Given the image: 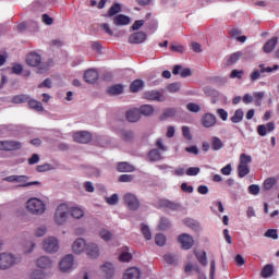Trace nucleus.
<instances>
[{
  "label": "nucleus",
  "instance_id": "e433bc0d",
  "mask_svg": "<svg viewBox=\"0 0 279 279\" xmlns=\"http://www.w3.org/2000/svg\"><path fill=\"white\" fill-rule=\"evenodd\" d=\"M141 232H142L144 239H146V241H151V230L149 229V226L142 223Z\"/></svg>",
  "mask_w": 279,
  "mask_h": 279
},
{
  "label": "nucleus",
  "instance_id": "9d476101",
  "mask_svg": "<svg viewBox=\"0 0 279 279\" xmlns=\"http://www.w3.org/2000/svg\"><path fill=\"white\" fill-rule=\"evenodd\" d=\"M123 199L130 210H137V208L141 206L138 197L132 193L124 194Z\"/></svg>",
  "mask_w": 279,
  "mask_h": 279
},
{
  "label": "nucleus",
  "instance_id": "bb28decb",
  "mask_svg": "<svg viewBox=\"0 0 279 279\" xmlns=\"http://www.w3.org/2000/svg\"><path fill=\"white\" fill-rule=\"evenodd\" d=\"M276 45H278V39L276 37H274L272 39L268 40L264 45L265 53H271V51H274L276 49Z\"/></svg>",
  "mask_w": 279,
  "mask_h": 279
},
{
  "label": "nucleus",
  "instance_id": "72a5a7b5",
  "mask_svg": "<svg viewBox=\"0 0 279 279\" xmlns=\"http://www.w3.org/2000/svg\"><path fill=\"white\" fill-rule=\"evenodd\" d=\"M148 159L150 162H158V160H162V155H160V150L153 149L148 154Z\"/></svg>",
  "mask_w": 279,
  "mask_h": 279
},
{
  "label": "nucleus",
  "instance_id": "b1692460",
  "mask_svg": "<svg viewBox=\"0 0 279 279\" xmlns=\"http://www.w3.org/2000/svg\"><path fill=\"white\" fill-rule=\"evenodd\" d=\"M69 215H71L73 219H82L85 215V211L80 206H69Z\"/></svg>",
  "mask_w": 279,
  "mask_h": 279
},
{
  "label": "nucleus",
  "instance_id": "cd10ccee",
  "mask_svg": "<svg viewBox=\"0 0 279 279\" xmlns=\"http://www.w3.org/2000/svg\"><path fill=\"white\" fill-rule=\"evenodd\" d=\"M28 278L29 279H46L47 274L40 269H34V270L29 271Z\"/></svg>",
  "mask_w": 279,
  "mask_h": 279
},
{
  "label": "nucleus",
  "instance_id": "8fccbe9b",
  "mask_svg": "<svg viewBox=\"0 0 279 279\" xmlns=\"http://www.w3.org/2000/svg\"><path fill=\"white\" fill-rule=\"evenodd\" d=\"M265 236L267 239H274L276 241V240H278V230H276V229H268L265 232Z\"/></svg>",
  "mask_w": 279,
  "mask_h": 279
},
{
  "label": "nucleus",
  "instance_id": "c85d7f7f",
  "mask_svg": "<svg viewBox=\"0 0 279 279\" xmlns=\"http://www.w3.org/2000/svg\"><path fill=\"white\" fill-rule=\"evenodd\" d=\"M118 171L121 173H132V171H134V166L128 162H120L118 163Z\"/></svg>",
  "mask_w": 279,
  "mask_h": 279
},
{
  "label": "nucleus",
  "instance_id": "37998d69",
  "mask_svg": "<svg viewBox=\"0 0 279 279\" xmlns=\"http://www.w3.org/2000/svg\"><path fill=\"white\" fill-rule=\"evenodd\" d=\"M163 260L168 265H175V263H178V256L172 255L171 253H167L166 255H163Z\"/></svg>",
  "mask_w": 279,
  "mask_h": 279
},
{
  "label": "nucleus",
  "instance_id": "4c0bfd02",
  "mask_svg": "<svg viewBox=\"0 0 279 279\" xmlns=\"http://www.w3.org/2000/svg\"><path fill=\"white\" fill-rule=\"evenodd\" d=\"M109 95H121L123 93V85L117 84L108 88Z\"/></svg>",
  "mask_w": 279,
  "mask_h": 279
},
{
  "label": "nucleus",
  "instance_id": "412c9836",
  "mask_svg": "<svg viewBox=\"0 0 279 279\" xmlns=\"http://www.w3.org/2000/svg\"><path fill=\"white\" fill-rule=\"evenodd\" d=\"M84 80L87 84H95L99 80V73L95 69H89L84 73Z\"/></svg>",
  "mask_w": 279,
  "mask_h": 279
},
{
  "label": "nucleus",
  "instance_id": "a878e982",
  "mask_svg": "<svg viewBox=\"0 0 279 279\" xmlns=\"http://www.w3.org/2000/svg\"><path fill=\"white\" fill-rule=\"evenodd\" d=\"M140 114H143L144 117H151L154 114V106L151 105H142L140 109H137Z\"/></svg>",
  "mask_w": 279,
  "mask_h": 279
},
{
  "label": "nucleus",
  "instance_id": "49530a36",
  "mask_svg": "<svg viewBox=\"0 0 279 279\" xmlns=\"http://www.w3.org/2000/svg\"><path fill=\"white\" fill-rule=\"evenodd\" d=\"M155 242H156V245H159V247H162V245L167 243V238L165 236V234L158 233L155 236Z\"/></svg>",
  "mask_w": 279,
  "mask_h": 279
},
{
  "label": "nucleus",
  "instance_id": "a211bd4d",
  "mask_svg": "<svg viewBox=\"0 0 279 279\" xmlns=\"http://www.w3.org/2000/svg\"><path fill=\"white\" fill-rule=\"evenodd\" d=\"M145 99L148 101H165V95L158 90H148L144 94Z\"/></svg>",
  "mask_w": 279,
  "mask_h": 279
},
{
  "label": "nucleus",
  "instance_id": "603ef678",
  "mask_svg": "<svg viewBox=\"0 0 279 279\" xmlns=\"http://www.w3.org/2000/svg\"><path fill=\"white\" fill-rule=\"evenodd\" d=\"M171 117H175V109H166L161 116V120L171 119Z\"/></svg>",
  "mask_w": 279,
  "mask_h": 279
},
{
  "label": "nucleus",
  "instance_id": "e2e57ef3",
  "mask_svg": "<svg viewBox=\"0 0 279 279\" xmlns=\"http://www.w3.org/2000/svg\"><path fill=\"white\" fill-rule=\"evenodd\" d=\"M248 193L251 195H258V193H260V186L256 185V184H252L248 186Z\"/></svg>",
  "mask_w": 279,
  "mask_h": 279
},
{
  "label": "nucleus",
  "instance_id": "0eeeda50",
  "mask_svg": "<svg viewBox=\"0 0 279 279\" xmlns=\"http://www.w3.org/2000/svg\"><path fill=\"white\" fill-rule=\"evenodd\" d=\"M85 254L90 260H97L101 256V248L97 242H87Z\"/></svg>",
  "mask_w": 279,
  "mask_h": 279
},
{
  "label": "nucleus",
  "instance_id": "ddd939ff",
  "mask_svg": "<svg viewBox=\"0 0 279 279\" xmlns=\"http://www.w3.org/2000/svg\"><path fill=\"white\" fill-rule=\"evenodd\" d=\"M179 243L183 250H191L195 245V240L189 233H182L179 235Z\"/></svg>",
  "mask_w": 279,
  "mask_h": 279
},
{
  "label": "nucleus",
  "instance_id": "f8f14e48",
  "mask_svg": "<svg viewBox=\"0 0 279 279\" xmlns=\"http://www.w3.org/2000/svg\"><path fill=\"white\" fill-rule=\"evenodd\" d=\"M15 183L19 184L17 186L23 189H27L29 186H40L39 181L29 182V177L27 175H17Z\"/></svg>",
  "mask_w": 279,
  "mask_h": 279
},
{
  "label": "nucleus",
  "instance_id": "7c9ffc66",
  "mask_svg": "<svg viewBox=\"0 0 279 279\" xmlns=\"http://www.w3.org/2000/svg\"><path fill=\"white\" fill-rule=\"evenodd\" d=\"M28 106L29 108H32V110H36V112H43V110H45V108L43 107V102L36 99L28 100Z\"/></svg>",
  "mask_w": 279,
  "mask_h": 279
},
{
  "label": "nucleus",
  "instance_id": "ea45409f",
  "mask_svg": "<svg viewBox=\"0 0 279 279\" xmlns=\"http://www.w3.org/2000/svg\"><path fill=\"white\" fill-rule=\"evenodd\" d=\"M143 86H144V83L142 80H136L134 81L130 88H131V93H138V90H142L143 89Z\"/></svg>",
  "mask_w": 279,
  "mask_h": 279
},
{
  "label": "nucleus",
  "instance_id": "6ab92c4d",
  "mask_svg": "<svg viewBox=\"0 0 279 279\" xmlns=\"http://www.w3.org/2000/svg\"><path fill=\"white\" fill-rule=\"evenodd\" d=\"M274 130H276V124L274 122H268L267 124L257 126V134H259V136H267V134L274 132Z\"/></svg>",
  "mask_w": 279,
  "mask_h": 279
},
{
  "label": "nucleus",
  "instance_id": "680f3d73",
  "mask_svg": "<svg viewBox=\"0 0 279 279\" xmlns=\"http://www.w3.org/2000/svg\"><path fill=\"white\" fill-rule=\"evenodd\" d=\"M144 25H145L144 20H137L133 23L132 29H133V32H138V29H141V27H143Z\"/></svg>",
  "mask_w": 279,
  "mask_h": 279
},
{
  "label": "nucleus",
  "instance_id": "7ed1b4c3",
  "mask_svg": "<svg viewBox=\"0 0 279 279\" xmlns=\"http://www.w3.org/2000/svg\"><path fill=\"white\" fill-rule=\"evenodd\" d=\"M41 250H44L46 254H56L60 251V240L53 235L45 238L41 242Z\"/></svg>",
  "mask_w": 279,
  "mask_h": 279
},
{
  "label": "nucleus",
  "instance_id": "473e14b6",
  "mask_svg": "<svg viewBox=\"0 0 279 279\" xmlns=\"http://www.w3.org/2000/svg\"><path fill=\"white\" fill-rule=\"evenodd\" d=\"M243 117H245L243 109H238L234 111L233 117H231V122L241 123V121H243Z\"/></svg>",
  "mask_w": 279,
  "mask_h": 279
},
{
  "label": "nucleus",
  "instance_id": "6e6552de",
  "mask_svg": "<svg viewBox=\"0 0 279 279\" xmlns=\"http://www.w3.org/2000/svg\"><path fill=\"white\" fill-rule=\"evenodd\" d=\"M23 144L19 141H0V151H16Z\"/></svg>",
  "mask_w": 279,
  "mask_h": 279
},
{
  "label": "nucleus",
  "instance_id": "c756f323",
  "mask_svg": "<svg viewBox=\"0 0 279 279\" xmlns=\"http://www.w3.org/2000/svg\"><path fill=\"white\" fill-rule=\"evenodd\" d=\"M211 147L214 151H219V149H223V142L221 138L217 136L211 137Z\"/></svg>",
  "mask_w": 279,
  "mask_h": 279
},
{
  "label": "nucleus",
  "instance_id": "864d4df0",
  "mask_svg": "<svg viewBox=\"0 0 279 279\" xmlns=\"http://www.w3.org/2000/svg\"><path fill=\"white\" fill-rule=\"evenodd\" d=\"M186 109L190 112H199V110H202V108L199 107V105L195 104V102H190L186 105Z\"/></svg>",
  "mask_w": 279,
  "mask_h": 279
},
{
  "label": "nucleus",
  "instance_id": "f03ea898",
  "mask_svg": "<svg viewBox=\"0 0 279 279\" xmlns=\"http://www.w3.org/2000/svg\"><path fill=\"white\" fill-rule=\"evenodd\" d=\"M69 204L61 203L54 210L53 221L57 226H64L69 221Z\"/></svg>",
  "mask_w": 279,
  "mask_h": 279
},
{
  "label": "nucleus",
  "instance_id": "393cba45",
  "mask_svg": "<svg viewBox=\"0 0 279 279\" xmlns=\"http://www.w3.org/2000/svg\"><path fill=\"white\" fill-rule=\"evenodd\" d=\"M126 119L130 123H136V121H141V112L138 109H131L126 112Z\"/></svg>",
  "mask_w": 279,
  "mask_h": 279
},
{
  "label": "nucleus",
  "instance_id": "f257e3e1",
  "mask_svg": "<svg viewBox=\"0 0 279 279\" xmlns=\"http://www.w3.org/2000/svg\"><path fill=\"white\" fill-rule=\"evenodd\" d=\"M24 208L26 213H28V215H33L35 217H43V215L47 213V201L34 196L25 202Z\"/></svg>",
  "mask_w": 279,
  "mask_h": 279
},
{
  "label": "nucleus",
  "instance_id": "09e8293b",
  "mask_svg": "<svg viewBox=\"0 0 279 279\" xmlns=\"http://www.w3.org/2000/svg\"><path fill=\"white\" fill-rule=\"evenodd\" d=\"M106 202H107V204H109V206H117V204H119V195L113 194V195L107 197Z\"/></svg>",
  "mask_w": 279,
  "mask_h": 279
},
{
  "label": "nucleus",
  "instance_id": "de8ad7c7",
  "mask_svg": "<svg viewBox=\"0 0 279 279\" xmlns=\"http://www.w3.org/2000/svg\"><path fill=\"white\" fill-rule=\"evenodd\" d=\"M196 257H197V260L201 263V265H203L204 267L208 265V258L206 257V252L196 253Z\"/></svg>",
  "mask_w": 279,
  "mask_h": 279
},
{
  "label": "nucleus",
  "instance_id": "4468645a",
  "mask_svg": "<svg viewBox=\"0 0 279 279\" xmlns=\"http://www.w3.org/2000/svg\"><path fill=\"white\" fill-rule=\"evenodd\" d=\"M203 128H215L217 125V117L213 113H205L201 120Z\"/></svg>",
  "mask_w": 279,
  "mask_h": 279
},
{
  "label": "nucleus",
  "instance_id": "2f4dec72",
  "mask_svg": "<svg viewBox=\"0 0 279 279\" xmlns=\"http://www.w3.org/2000/svg\"><path fill=\"white\" fill-rule=\"evenodd\" d=\"M98 234L100 239H102V241H105L106 243H108V241H112L113 234L108 229H100Z\"/></svg>",
  "mask_w": 279,
  "mask_h": 279
},
{
  "label": "nucleus",
  "instance_id": "338daca9",
  "mask_svg": "<svg viewBox=\"0 0 279 279\" xmlns=\"http://www.w3.org/2000/svg\"><path fill=\"white\" fill-rule=\"evenodd\" d=\"M34 247H36V244H34L33 242H28V243L24 246V253H25V254H32V252H34Z\"/></svg>",
  "mask_w": 279,
  "mask_h": 279
},
{
  "label": "nucleus",
  "instance_id": "c03bdc74",
  "mask_svg": "<svg viewBox=\"0 0 279 279\" xmlns=\"http://www.w3.org/2000/svg\"><path fill=\"white\" fill-rule=\"evenodd\" d=\"M131 259L132 253H130V251H123L119 256L120 263H130Z\"/></svg>",
  "mask_w": 279,
  "mask_h": 279
},
{
  "label": "nucleus",
  "instance_id": "13d9d810",
  "mask_svg": "<svg viewBox=\"0 0 279 279\" xmlns=\"http://www.w3.org/2000/svg\"><path fill=\"white\" fill-rule=\"evenodd\" d=\"M199 171H201L199 167H190L185 171V173L186 175L193 177V175H198Z\"/></svg>",
  "mask_w": 279,
  "mask_h": 279
},
{
  "label": "nucleus",
  "instance_id": "79ce46f5",
  "mask_svg": "<svg viewBox=\"0 0 279 279\" xmlns=\"http://www.w3.org/2000/svg\"><path fill=\"white\" fill-rule=\"evenodd\" d=\"M119 12H121V4L114 3L109 9L107 16H117V14H119Z\"/></svg>",
  "mask_w": 279,
  "mask_h": 279
},
{
  "label": "nucleus",
  "instance_id": "6e6d98bb",
  "mask_svg": "<svg viewBox=\"0 0 279 279\" xmlns=\"http://www.w3.org/2000/svg\"><path fill=\"white\" fill-rule=\"evenodd\" d=\"M216 114H218L221 121H228V111H226V109H217Z\"/></svg>",
  "mask_w": 279,
  "mask_h": 279
},
{
  "label": "nucleus",
  "instance_id": "5fc2aeb1",
  "mask_svg": "<svg viewBox=\"0 0 279 279\" xmlns=\"http://www.w3.org/2000/svg\"><path fill=\"white\" fill-rule=\"evenodd\" d=\"M254 100L256 106H260V101L263 99V97H265V93L264 92H256L253 94Z\"/></svg>",
  "mask_w": 279,
  "mask_h": 279
},
{
  "label": "nucleus",
  "instance_id": "f704fd0d",
  "mask_svg": "<svg viewBox=\"0 0 279 279\" xmlns=\"http://www.w3.org/2000/svg\"><path fill=\"white\" fill-rule=\"evenodd\" d=\"M274 276V265L267 264L262 270V278H271Z\"/></svg>",
  "mask_w": 279,
  "mask_h": 279
},
{
  "label": "nucleus",
  "instance_id": "1a4fd4ad",
  "mask_svg": "<svg viewBox=\"0 0 279 279\" xmlns=\"http://www.w3.org/2000/svg\"><path fill=\"white\" fill-rule=\"evenodd\" d=\"M88 242H86V239L84 238H77L73 243H72V252L73 254H76L77 256L84 254L86 252V245Z\"/></svg>",
  "mask_w": 279,
  "mask_h": 279
},
{
  "label": "nucleus",
  "instance_id": "c9c22d12",
  "mask_svg": "<svg viewBox=\"0 0 279 279\" xmlns=\"http://www.w3.org/2000/svg\"><path fill=\"white\" fill-rule=\"evenodd\" d=\"M276 182H278V180L274 177L266 179L264 181L265 191H271L274 189V186H276Z\"/></svg>",
  "mask_w": 279,
  "mask_h": 279
},
{
  "label": "nucleus",
  "instance_id": "20e7f679",
  "mask_svg": "<svg viewBox=\"0 0 279 279\" xmlns=\"http://www.w3.org/2000/svg\"><path fill=\"white\" fill-rule=\"evenodd\" d=\"M252 162V156L242 153L240 155V162L238 166V175L239 178H245L250 173V165Z\"/></svg>",
  "mask_w": 279,
  "mask_h": 279
},
{
  "label": "nucleus",
  "instance_id": "f3484780",
  "mask_svg": "<svg viewBox=\"0 0 279 279\" xmlns=\"http://www.w3.org/2000/svg\"><path fill=\"white\" fill-rule=\"evenodd\" d=\"M101 274L104 278L110 279L114 276V265L110 262H106L102 266H100Z\"/></svg>",
  "mask_w": 279,
  "mask_h": 279
},
{
  "label": "nucleus",
  "instance_id": "58836bf2",
  "mask_svg": "<svg viewBox=\"0 0 279 279\" xmlns=\"http://www.w3.org/2000/svg\"><path fill=\"white\" fill-rule=\"evenodd\" d=\"M34 234L35 236H37V239L45 236V234H47V226L41 225L36 227L34 230Z\"/></svg>",
  "mask_w": 279,
  "mask_h": 279
},
{
  "label": "nucleus",
  "instance_id": "3c124183",
  "mask_svg": "<svg viewBox=\"0 0 279 279\" xmlns=\"http://www.w3.org/2000/svg\"><path fill=\"white\" fill-rule=\"evenodd\" d=\"M182 134L186 141H193V134H191V128L182 126Z\"/></svg>",
  "mask_w": 279,
  "mask_h": 279
},
{
  "label": "nucleus",
  "instance_id": "5701e85b",
  "mask_svg": "<svg viewBox=\"0 0 279 279\" xmlns=\"http://www.w3.org/2000/svg\"><path fill=\"white\" fill-rule=\"evenodd\" d=\"M36 265L39 269H51L53 262L48 256H41L37 259Z\"/></svg>",
  "mask_w": 279,
  "mask_h": 279
},
{
  "label": "nucleus",
  "instance_id": "39448f33",
  "mask_svg": "<svg viewBox=\"0 0 279 279\" xmlns=\"http://www.w3.org/2000/svg\"><path fill=\"white\" fill-rule=\"evenodd\" d=\"M19 263V257L12 253H0V269L5 271Z\"/></svg>",
  "mask_w": 279,
  "mask_h": 279
},
{
  "label": "nucleus",
  "instance_id": "2eb2a0df",
  "mask_svg": "<svg viewBox=\"0 0 279 279\" xmlns=\"http://www.w3.org/2000/svg\"><path fill=\"white\" fill-rule=\"evenodd\" d=\"M73 140L76 143H90L93 135L86 131H80L73 134Z\"/></svg>",
  "mask_w": 279,
  "mask_h": 279
},
{
  "label": "nucleus",
  "instance_id": "a18cd8bd",
  "mask_svg": "<svg viewBox=\"0 0 279 279\" xmlns=\"http://www.w3.org/2000/svg\"><path fill=\"white\" fill-rule=\"evenodd\" d=\"M25 101H29V96L17 95L13 97V104H25Z\"/></svg>",
  "mask_w": 279,
  "mask_h": 279
},
{
  "label": "nucleus",
  "instance_id": "69168bd1",
  "mask_svg": "<svg viewBox=\"0 0 279 279\" xmlns=\"http://www.w3.org/2000/svg\"><path fill=\"white\" fill-rule=\"evenodd\" d=\"M100 29L106 32V34H108L109 36H113L114 35V33L110 29V25L108 23L100 24Z\"/></svg>",
  "mask_w": 279,
  "mask_h": 279
},
{
  "label": "nucleus",
  "instance_id": "774afa93",
  "mask_svg": "<svg viewBox=\"0 0 279 279\" xmlns=\"http://www.w3.org/2000/svg\"><path fill=\"white\" fill-rule=\"evenodd\" d=\"M180 88H181L180 83H172V84H170V85L168 86V90H169L170 93H178V90H180Z\"/></svg>",
  "mask_w": 279,
  "mask_h": 279
},
{
  "label": "nucleus",
  "instance_id": "a19ab883",
  "mask_svg": "<svg viewBox=\"0 0 279 279\" xmlns=\"http://www.w3.org/2000/svg\"><path fill=\"white\" fill-rule=\"evenodd\" d=\"M161 204H162V206H165V208H168L169 210H179V208H180V204L173 203L168 199L162 201Z\"/></svg>",
  "mask_w": 279,
  "mask_h": 279
},
{
  "label": "nucleus",
  "instance_id": "0e129e2a",
  "mask_svg": "<svg viewBox=\"0 0 279 279\" xmlns=\"http://www.w3.org/2000/svg\"><path fill=\"white\" fill-rule=\"evenodd\" d=\"M217 271V264L215 263V259L210 263V269H209V278L215 279V274Z\"/></svg>",
  "mask_w": 279,
  "mask_h": 279
},
{
  "label": "nucleus",
  "instance_id": "dca6fc26",
  "mask_svg": "<svg viewBox=\"0 0 279 279\" xmlns=\"http://www.w3.org/2000/svg\"><path fill=\"white\" fill-rule=\"evenodd\" d=\"M112 21H113V25H116V27H123V26L130 25L132 23V19H130V16L124 15V14H119V15L113 16Z\"/></svg>",
  "mask_w": 279,
  "mask_h": 279
},
{
  "label": "nucleus",
  "instance_id": "9b49d317",
  "mask_svg": "<svg viewBox=\"0 0 279 279\" xmlns=\"http://www.w3.org/2000/svg\"><path fill=\"white\" fill-rule=\"evenodd\" d=\"M145 40H147V33L143 31L135 32L129 37L130 45H143Z\"/></svg>",
  "mask_w": 279,
  "mask_h": 279
},
{
  "label": "nucleus",
  "instance_id": "aec40b11",
  "mask_svg": "<svg viewBox=\"0 0 279 279\" xmlns=\"http://www.w3.org/2000/svg\"><path fill=\"white\" fill-rule=\"evenodd\" d=\"M26 62L28 66H40V62H43V57L36 52H31L27 58Z\"/></svg>",
  "mask_w": 279,
  "mask_h": 279
},
{
  "label": "nucleus",
  "instance_id": "4be33fe9",
  "mask_svg": "<svg viewBox=\"0 0 279 279\" xmlns=\"http://www.w3.org/2000/svg\"><path fill=\"white\" fill-rule=\"evenodd\" d=\"M123 279H141V269L138 267H130L123 274Z\"/></svg>",
  "mask_w": 279,
  "mask_h": 279
},
{
  "label": "nucleus",
  "instance_id": "423d86ee",
  "mask_svg": "<svg viewBox=\"0 0 279 279\" xmlns=\"http://www.w3.org/2000/svg\"><path fill=\"white\" fill-rule=\"evenodd\" d=\"M74 266L75 256H73V254L65 255L59 263V268L62 274H69V271H73Z\"/></svg>",
  "mask_w": 279,
  "mask_h": 279
},
{
  "label": "nucleus",
  "instance_id": "4d7b16f0",
  "mask_svg": "<svg viewBox=\"0 0 279 279\" xmlns=\"http://www.w3.org/2000/svg\"><path fill=\"white\" fill-rule=\"evenodd\" d=\"M171 223L169 222V219L167 218H161L159 222V230H167Z\"/></svg>",
  "mask_w": 279,
  "mask_h": 279
},
{
  "label": "nucleus",
  "instance_id": "052dcab7",
  "mask_svg": "<svg viewBox=\"0 0 279 279\" xmlns=\"http://www.w3.org/2000/svg\"><path fill=\"white\" fill-rule=\"evenodd\" d=\"M241 52H234L233 54H231V57L229 58V64H234L239 62V60H241Z\"/></svg>",
  "mask_w": 279,
  "mask_h": 279
},
{
  "label": "nucleus",
  "instance_id": "bf43d9fd",
  "mask_svg": "<svg viewBox=\"0 0 279 279\" xmlns=\"http://www.w3.org/2000/svg\"><path fill=\"white\" fill-rule=\"evenodd\" d=\"M231 80H241L243 77V70H233L230 74Z\"/></svg>",
  "mask_w": 279,
  "mask_h": 279
}]
</instances>
